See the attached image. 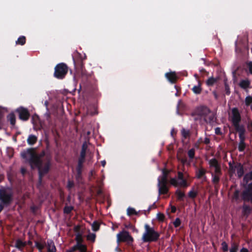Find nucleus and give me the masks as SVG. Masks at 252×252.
Wrapping results in <instances>:
<instances>
[{"mask_svg": "<svg viewBox=\"0 0 252 252\" xmlns=\"http://www.w3.org/2000/svg\"><path fill=\"white\" fill-rule=\"evenodd\" d=\"M47 244L48 252H56V248L53 241L48 240L47 241Z\"/></svg>", "mask_w": 252, "mask_h": 252, "instance_id": "412c9836", "label": "nucleus"}, {"mask_svg": "<svg viewBox=\"0 0 252 252\" xmlns=\"http://www.w3.org/2000/svg\"><path fill=\"white\" fill-rule=\"evenodd\" d=\"M240 197V191L238 189H236L233 193L232 196V199L233 201H237L239 199Z\"/></svg>", "mask_w": 252, "mask_h": 252, "instance_id": "e433bc0d", "label": "nucleus"}, {"mask_svg": "<svg viewBox=\"0 0 252 252\" xmlns=\"http://www.w3.org/2000/svg\"><path fill=\"white\" fill-rule=\"evenodd\" d=\"M206 173V170L203 167H201L196 171V177L199 179H201Z\"/></svg>", "mask_w": 252, "mask_h": 252, "instance_id": "4be33fe9", "label": "nucleus"}, {"mask_svg": "<svg viewBox=\"0 0 252 252\" xmlns=\"http://www.w3.org/2000/svg\"><path fill=\"white\" fill-rule=\"evenodd\" d=\"M215 133L217 134V135H220L222 134V132H221V129L220 128L218 127H216L215 129Z\"/></svg>", "mask_w": 252, "mask_h": 252, "instance_id": "680f3d73", "label": "nucleus"}, {"mask_svg": "<svg viewBox=\"0 0 252 252\" xmlns=\"http://www.w3.org/2000/svg\"><path fill=\"white\" fill-rule=\"evenodd\" d=\"M197 194L198 192L197 191H195L193 189H192L189 192L188 196L189 198L194 199L197 196Z\"/></svg>", "mask_w": 252, "mask_h": 252, "instance_id": "37998d69", "label": "nucleus"}, {"mask_svg": "<svg viewBox=\"0 0 252 252\" xmlns=\"http://www.w3.org/2000/svg\"><path fill=\"white\" fill-rule=\"evenodd\" d=\"M178 159L181 161V162L183 165H185V164H187L188 165H190V161L188 162L187 158H179Z\"/></svg>", "mask_w": 252, "mask_h": 252, "instance_id": "4d7b16f0", "label": "nucleus"}, {"mask_svg": "<svg viewBox=\"0 0 252 252\" xmlns=\"http://www.w3.org/2000/svg\"><path fill=\"white\" fill-rule=\"evenodd\" d=\"M221 245V249L223 252H225L228 251V245L225 241L222 242Z\"/></svg>", "mask_w": 252, "mask_h": 252, "instance_id": "603ef678", "label": "nucleus"}, {"mask_svg": "<svg viewBox=\"0 0 252 252\" xmlns=\"http://www.w3.org/2000/svg\"><path fill=\"white\" fill-rule=\"evenodd\" d=\"M80 226L79 225H76V226H74V231L75 232H76L77 233H80Z\"/></svg>", "mask_w": 252, "mask_h": 252, "instance_id": "338daca9", "label": "nucleus"}, {"mask_svg": "<svg viewBox=\"0 0 252 252\" xmlns=\"http://www.w3.org/2000/svg\"><path fill=\"white\" fill-rule=\"evenodd\" d=\"M181 135L184 139H186L189 137L190 133L189 130H186L184 128L181 130Z\"/></svg>", "mask_w": 252, "mask_h": 252, "instance_id": "7c9ffc66", "label": "nucleus"}, {"mask_svg": "<svg viewBox=\"0 0 252 252\" xmlns=\"http://www.w3.org/2000/svg\"><path fill=\"white\" fill-rule=\"evenodd\" d=\"M252 181V170L250 171L248 173H247L243 177V187L247 186L250 183L249 182Z\"/></svg>", "mask_w": 252, "mask_h": 252, "instance_id": "dca6fc26", "label": "nucleus"}, {"mask_svg": "<svg viewBox=\"0 0 252 252\" xmlns=\"http://www.w3.org/2000/svg\"><path fill=\"white\" fill-rule=\"evenodd\" d=\"M127 215L129 216H131L132 215H137L138 213L134 208L128 207L127 209Z\"/></svg>", "mask_w": 252, "mask_h": 252, "instance_id": "c9c22d12", "label": "nucleus"}, {"mask_svg": "<svg viewBox=\"0 0 252 252\" xmlns=\"http://www.w3.org/2000/svg\"><path fill=\"white\" fill-rule=\"evenodd\" d=\"M195 113L201 116L206 123L215 122V114L207 106H200L195 109Z\"/></svg>", "mask_w": 252, "mask_h": 252, "instance_id": "39448f33", "label": "nucleus"}, {"mask_svg": "<svg viewBox=\"0 0 252 252\" xmlns=\"http://www.w3.org/2000/svg\"><path fill=\"white\" fill-rule=\"evenodd\" d=\"M85 161V158L80 157L78 160L77 165L76 166V170H83V163Z\"/></svg>", "mask_w": 252, "mask_h": 252, "instance_id": "a878e982", "label": "nucleus"}, {"mask_svg": "<svg viewBox=\"0 0 252 252\" xmlns=\"http://www.w3.org/2000/svg\"><path fill=\"white\" fill-rule=\"evenodd\" d=\"M188 155L190 160L194 158L195 156V149L192 148L189 150L188 152Z\"/></svg>", "mask_w": 252, "mask_h": 252, "instance_id": "a19ab883", "label": "nucleus"}, {"mask_svg": "<svg viewBox=\"0 0 252 252\" xmlns=\"http://www.w3.org/2000/svg\"><path fill=\"white\" fill-rule=\"evenodd\" d=\"M192 91L196 94H200L202 92L201 83L200 81H198V85L194 86L192 89Z\"/></svg>", "mask_w": 252, "mask_h": 252, "instance_id": "aec40b11", "label": "nucleus"}, {"mask_svg": "<svg viewBox=\"0 0 252 252\" xmlns=\"http://www.w3.org/2000/svg\"><path fill=\"white\" fill-rule=\"evenodd\" d=\"M175 194L177 196V199L178 201H183L185 197V194L182 192L180 189H178L175 191Z\"/></svg>", "mask_w": 252, "mask_h": 252, "instance_id": "5701e85b", "label": "nucleus"}, {"mask_svg": "<svg viewBox=\"0 0 252 252\" xmlns=\"http://www.w3.org/2000/svg\"><path fill=\"white\" fill-rule=\"evenodd\" d=\"M68 66L63 63L57 64L54 68V77L58 79H63L68 72Z\"/></svg>", "mask_w": 252, "mask_h": 252, "instance_id": "423d86ee", "label": "nucleus"}, {"mask_svg": "<svg viewBox=\"0 0 252 252\" xmlns=\"http://www.w3.org/2000/svg\"><path fill=\"white\" fill-rule=\"evenodd\" d=\"M237 131L239 132V134H245L246 130L243 125H240V124L233 126Z\"/></svg>", "mask_w": 252, "mask_h": 252, "instance_id": "b1692460", "label": "nucleus"}, {"mask_svg": "<svg viewBox=\"0 0 252 252\" xmlns=\"http://www.w3.org/2000/svg\"><path fill=\"white\" fill-rule=\"evenodd\" d=\"M165 76L171 83H176L178 78L175 72H167L165 74Z\"/></svg>", "mask_w": 252, "mask_h": 252, "instance_id": "4468645a", "label": "nucleus"}, {"mask_svg": "<svg viewBox=\"0 0 252 252\" xmlns=\"http://www.w3.org/2000/svg\"><path fill=\"white\" fill-rule=\"evenodd\" d=\"M170 183L174 187L179 186V182L177 181V180L175 178H171L170 180Z\"/></svg>", "mask_w": 252, "mask_h": 252, "instance_id": "de8ad7c7", "label": "nucleus"}, {"mask_svg": "<svg viewBox=\"0 0 252 252\" xmlns=\"http://www.w3.org/2000/svg\"><path fill=\"white\" fill-rule=\"evenodd\" d=\"M218 81V78H215L213 77L209 78L206 81V84L208 87L213 86Z\"/></svg>", "mask_w": 252, "mask_h": 252, "instance_id": "bb28decb", "label": "nucleus"}, {"mask_svg": "<svg viewBox=\"0 0 252 252\" xmlns=\"http://www.w3.org/2000/svg\"><path fill=\"white\" fill-rule=\"evenodd\" d=\"M25 244L22 242L21 240L18 239L16 241L15 243V247L18 249L22 250L23 248L25 246Z\"/></svg>", "mask_w": 252, "mask_h": 252, "instance_id": "72a5a7b5", "label": "nucleus"}, {"mask_svg": "<svg viewBox=\"0 0 252 252\" xmlns=\"http://www.w3.org/2000/svg\"><path fill=\"white\" fill-rule=\"evenodd\" d=\"M157 208V206H156V203H155H155H154L152 205H150V206L148 207V208L147 210H145V211H144V214L146 215H147V213H149V212L151 211V210L152 209H155V208Z\"/></svg>", "mask_w": 252, "mask_h": 252, "instance_id": "8fccbe9b", "label": "nucleus"}, {"mask_svg": "<svg viewBox=\"0 0 252 252\" xmlns=\"http://www.w3.org/2000/svg\"><path fill=\"white\" fill-rule=\"evenodd\" d=\"M244 189L241 193V199L244 202H249L252 200V182L244 186Z\"/></svg>", "mask_w": 252, "mask_h": 252, "instance_id": "0eeeda50", "label": "nucleus"}, {"mask_svg": "<svg viewBox=\"0 0 252 252\" xmlns=\"http://www.w3.org/2000/svg\"><path fill=\"white\" fill-rule=\"evenodd\" d=\"M99 227L100 225L99 223L96 221H94L92 225V229L94 231H98L99 229Z\"/></svg>", "mask_w": 252, "mask_h": 252, "instance_id": "79ce46f5", "label": "nucleus"}, {"mask_svg": "<svg viewBox=\"0 0 252 252\" xmlns=\"http://www.w3.org/2000/svg\"><path fill=\"white\" fill-rule=\"evenodd\" d=\"M234 168L237 169V176L239 178H241L244 174V169L243 165L241 163H238L234 166Z\"/></svg>", "mask_w": 252, "mask_h": 252, "instance_id": "2eb2a0df", "label": "nucleus"}, {"mask_svg": "<svg viewBox=\"0 0 252 252\" xmlns=\"http://www.w3.org/2000/svg\"><path fill=\"white\" fill-rule=\"evenodd\" d=\"M84 59L81 55L77 53L75 57H73L75 69L77 72L80 74L83 79H88L90 75L88 74L84 67Z\"/></svg>", "mask_w": 252, "mask_h": 252, "instance_id": "20e7f679", "label": "nucleus"}, {"mask_svg": "<svg viewBox=\"0 0 252 252\" xmlns=\"http://www.w3.org/2000/svg\"><path fill=\"white\" fill-rule=\"evenodd\" d=\"M246 148V143L245 142H240L238 145V150L239 152H244Z\"/></svg>", "mask_w": 252, "mask_h": 252, "instance_id": "c03bdc74", "label": "nucleus"}, {"mask_svg": "<svg viewBox=\"0 0 252 252\" xmlns=\"http://www.w3.org/2000/svg\"><path fill=\"white\" fill-rule=\"evenodd\" d=\"M16 112L18 113L19 119L23 121H28L30 117L28 109L23 107L18 108Z\"/></svg>", "mask_w": 252, "mask_h": 252, "instance_id": "9d476101", "label": "nucleus"}, {"mask_svg": "<svg viewBox=\"0 0 252 252\" xmlns=\"http://www.w3.org/2000/svg\"><path fill=\"white\" fill-rule=\"evenodd\" d=\"M225 91L226 95H229L230 94V88L226 81L224 82Z\"/></svg>", "mask_w": 252, "mask_h": 252, "instance_id": "864d4df0", "label": "nucleus"}, {"mask_svg": "<svg viewBox=\"0 0 252 252\" xmlns=\"http://www.w3.org/2000/svg\"><path fill=\"white\" fill-rule=\"evenodd\" d=\"M209 168L212 169H214V172H210L212 177V182L216 188L219 185L220 177L222 172L220 164L219 163L218 159L216 158H213L208 161Z\"/></svg>", "mask_w": 252, "mask_h": 252, "instance_id": "f03ea898", "label": "nucleus"}, {"mask_svg": "<svg viewBox=\"0 0 252 252\" xmlns=\"http://www.w3.org/2000/svg\"><path fill=\"white\" fill-rule=\"evenodd\" d=\"M165 216L164 215L160 213H158L157 214V218L160 221H163L164 219Z\"/></svg>", "mask_w": 252, "mask_h": 252, "instance_id": "13d9d810", "label": "nucleus"}, {"mask_svg": "<svg viewBox=\"0 0 252 252\" xmlns=\"http://www.w3.org/2000/svg\"><path fill=\"white\" fill-rule=\"evenodd\" d=\"M250 85V82L248 80H242L239 83V86L243 89H247L248 88Z\"/></svg>", "mask_w": 252, "mask_h": 252, "instance_id": "393cba45", "label": "nucleus"}, {"mask_svg": "<svg viewBox=\"0 0 252 252\" xmlns=\"http://www.w3.org/2000/svg\"><path fill=\"white\" fill-rule=\"evenodd\" d=\"M232 116L231 121L233 126L240 124L241 121V116L237 108H233L231 110Z\"/></svg>", "mask_w": 252, "mask_h": 252, "instance_id": "9b49d317", "label": "nucleus"}, {"mask_svg": "<svg viewBox=\"0 0 252 252\" xmlns=\"http://www.w3.org/2000/svg\"><path fill=\"white\" fill-rule=\"evenodd\" d=\"M252 103V96L249 95L245 98V104L247 106H249Z\"/></svg>", "mask_w": 252, "mask_h": 252, "instance_id": "3c124183", "label": "nucleus"}, {"mask_svg": "<svg viewBox=\"0 0 252 252\" xmlns=\"http://www.w3.org/2000/svg\"><path fill=\"white\" fill-rule=\"evenodd\" d=\"M181 224V220L179 218H177L175 219L173 222V224L175 227H179Z\"/></svg>", "mask_w": 252, "mask_h": 252, "instance_id": "5fc2aeb1", "label": "nucleus"}, {"mask_svg": "<svg viewBox=\"0 0 252 252\" xmlns=\"http://www.w3.org/2000/svg\"><path fill=\"white\" fill-rule=\"evenodd\" d=\"M45 154V150H42L39 154H37L35 149L32 148H28L21 153V157L24 159L27 158L28 156H30L29 162L32 169H33V166H39L40 164H43L42 158Z\"/></svg>", "mask_w": 252, "mask_h": 252, "instance_id": "f257e3e1", "label": "nucleus"}, {"mask_svg": "<svg viewBox=\"0 0 252 252\" xmlns=\"http://www.w3.org/2000/svg\"><path fill=\"white\" fill-rule=\"evenodd\" d=\"M178 179L180 180L179 186L187 188L189 186L187 179H185L184 174L181 172H178Z\"/></svg>", "mask_w": 252, "mask_h": 252, "instance_id": "ddd939ff", "label": "nucleus"}, {"mask_svg": "<svg viewBox=\"0 0 252 252\" xmlns=\"http://www.w3.org/2000/svg\"><path fill=\"white\" fill-rule=\"evenodd\" d=\"M239 139H240V142H245V134H239Z\"/></svg>", "mask_w": 252, "mask_h": 252, "instance_id": "69168bd1", "label": "nucleus"}, {"mask_svg": "<svg viewBox=\"0 0 252 252\" xmlns=\"http://www.w3.org/2000/svg\"><path fill=\"white\" fill-rule=\"evenodd\" d=\"M82 171L81 170H76V174L75 178L77 182H80L82 179Z\"/></svg>", "mask_w": 252, "mask_h": 252, "instance_id": "f704fd0d", "label": "nucleus"}, {"mask_svg": "<svg viewBox=\"0 0 252 252\" xmlns=\"http://www.w3.org/2000/svg\"><path fill=\"white\" fill-rule=\"evenodd\" d=\"M158 188L159 195L166 194L169 191V189L167 186V185H160L159 186L158 185Z\"/></svg>", "mask_w": 252, "mask_h": 252, "instance_id": "a211bd4d", "label": "nucleus"}, {"mask_svg": "<svg viewBox=\"0 0 252 252\" xmlns=\"http://www.w3.org/2000/svg\"><path fill=\"white\" fill-rule=\"evenodd\" d=\"M7 120L12 126H14L16 123L15 116L13 113H10L7 116Z\"/></svg>", "mask_w": 252, "mask_h": 252, "instance_id": "c85d7f7f", "label": "nucleus"}, {"mask_svg": "<svg viewBox=\"0 0 252 252\" xmlns=\"http://www.w3.org/2000/svg\"><path fill=\"white\" fill-rule=\"evenodd\" d=\"M88 146L86 143H84L82 146L80 157L86 158V151Z\"/></svg>", "mask_w": 252, "mask_h": 252, "instance_id": "cd10ccee", "label": "nucleus"}, {"mask_svg": "<svg viewBox=\"0 0 252 252\" xmlns=\"http://www.w3.org/2000/svg\"><path fill=\"white\" fill-rule=\"evenodd\" d=\"M50 166V160L48 159L43 167H42V164H40L39 166H33V169L35 167L37 168L38 170V174H41L44 176L49 172Z\"/></svg>", "mask_w": 252, "mask_h": 252, "instance_id": "f8f14e48", "label": "nucleus"}, {"mask_svg": "<svg viewBox=\"0 0 252 252\" xmlns=\"http://www.w3.org/2000/svg\"><path fill=\"white\" fill-rule=\"evenodd\" d=\"M158 184L159 186L160 185H167L168 179L167 177L160 176L158 177Z\"/></svg>", "mask_w": 252, "mask_h": 252, "instance_id": "2f4dec72", "label": "nucleus"}, {"mask_svg": "<svg viewBox=\"0 0 252 252\" xmlns=\"http://www.w3.org/2000/svg\"><path fill=\"white\" fill-rule=\"evenodd\" d=\"M27 141L29 145H33L37 141V137L33 134H30L29 135Z\"/></svg>", "mask_w": 252, "mask_h": 252, "instance_id": "6ab92c4d", "label": "nucleus"}, {"mask_svg": "<svg viewBox=\"0 0 252 252\" xmlns=\"http://www.w3.org/2000/svg\"><path fill=\"white\" fill-rule=\"evenodd\" d=\"M247 128L249 131H252V121H250L248 122L247 125Z\"/></svg>", "mask_w": 252, "mask_h": 252, "instance_id": "e2e57ef3", "label": "nucleus"}, {"mask_svg": "<svg viewBox=\"0 0 252 252\" xmlns=\"http://www.w3.org/2000/svg\"><path fill=\"white\" fill-rule=\"evenodd\" d=\"M75 240L76 241V245L77 246L79 245V244H82L83 239L82 237V234L81 233H78L76 234Z\"/></svg>", "mask_w": 252, "mask_h": 252, "instance_id": "c756f323", "label": "nucleus"}, {"mask_svg": "<svg viewBox=\"0 0 252 252\" xmlns=\"http://www.w3.org/2000/svg\"><path fill=\"white\" fill-rule=\"evenodd\" d=\"M118 242H127L128 243H132L133 239L129 232L126 231H123L117 235Z\"/></svg>", "mask_w": 252, "mask_h": 252, "instance_id": "1a4fd4ad", "label": "nucleus"}, {"mask_svg": "<svg viewBox=\"0 0 252 252\" xmlns=\"http://www.w3.org/2000/svg\"><path fill=\"white\" fill-rule=\"evenodd\" d=\"M44 176L41 174H38V183L41 184L42 182V178Z\"/></svg>", "mask_w": 252, "mask_h": 252, "instance_id": "774afa93", "label": "nucleus"}, {"mask_svg": "<svg viewBox=\"0 0 252 252\" xmlns=\"http://www.w3.org/2000/svg\"><path fill=\"white\" fill-rule=\"evenodd\" d=\"M74 186V183L73 181L68 180L67 182V188L68 189L72 188Z\"/></svg>", "mask_w": 252, "mask_h": 252, "instance_id": "bf43d9fd", "label": "nucleus"}, {"mask_svg": "<svg viewBox=\"0 0 252 252\" xmlns=\"http://www.w3.org/2000/svg\"><path fill=\"white\" fill-rule=\"evenodd\" d=\"M0 200L4 205H9L12 201V193L4 189H0Z\"/></svg>", "mask_w": 252, "mask_h": 252, "instance_id": "6e6552de", "label": "nucleus"}, {"mask_svg": "<svg viewBox=\"0 0 252 252\" xmlns=\"http://www.w3.org/2000/svg\"><path fill=\"white\" fill-rule=\"evenodd\" d=\"M252 212L251 207L247 204H244L242 206V215L248 217Z\"/></svg>", "mask_w": 252, "mask_h": 252, "instance_id": "f3484780", "label": "nucleus"}, {"mask_svg": "<svg viewBox=\"0 0 252 252\" xmlns=\"http://www.w3.org/2000/svg\"><path fill=\"white\" fill-rule=\"evenodd\" d=\"M74 209L73 206H65L63 208V213L66 214H69Z\"/></svg>", "mask_w": 252, "mask_h": 252, "instance_id": "58836bf2", "label": "nucleus"}, {"mask_svg": "<svg viewBox=\"0 0 252 252\" xmlns=\"http://www.w3.org/2000/svg\"><path fill=\"white\" fill-rule=\"evenodd\" d=\"M26 38L25 36H20L16 41V44L24 45L26 43Z\"/></svg>", "mask_w": 252, "mask_h": 252, "instance_id": "473e14b6", "label": "nucleus"}, {"mask_svg": "<svg viewBox=\"0 0 252 252\" xmlns=\"http://www.w3.org/2000/svg\"><path fill=\"white\" fill-rule=\"evenodd\" d=\"M77 250H79L80 252H87V247L86 245H83L82 244H79L77 246Z\"/></svg>", "mask_w": 252, "mask_h": 252, "instance_id": "a18cd8bd", "label": "nucleus"}, {"mask_svg": "<svg viewBox=\"0 0 252 252\" xmlns=\"http://www.w3.org/2000/svg\"><path fill=\"white\" fill-rule=\"evenodd\" d=\"M96 235L94 233H90L88 235L87 238L88 240L91 241L92 242H94L95 239Z\"/></svg>", "mask_w": 252, "mask_h": 252, "instance_id": "09e8293b", "label": "nucleus"}, {"mask_svg": "<svg viewBox=\"0 0 252 252\" xmlns=\"http://www.w3.org/2000/svg\"><path fill=\"white\" fill-rule=\"evenodd\" d=\"M191 116L193 117L194 121H196V122L201 121L202 119H203L201 116L197 115L195 113V110L192 113Z\"/></svg>", "mask_w": 252, "mask_h": 252, "instance_id": "4c0bfd02", "label": "nucleus"}, {"mask_svg": "<svg viewBox=\"0 0 252 252\" xmlns=\"http://www.w3.org/2000/svg\"><path fill=\"white\" fill-rule=\"evenodd\" d=\"M250 73L252 74V62H250L247 64Z\"/></svg>", "mask_w": 252, "mask_h": 252, "instance_id": "0e129e2a", "label": "nucleus"}, {"mask_svg": "<svg viewBox=\"0 0 252 252\" xmlns=\"http://www.w3.org/2000/svg\"><path fill=\"white\" fill-rule=\"evenodd\" d=\"M77 245H74L69 249L67 250L65 252H74L77 250Z\"/></svg>", "mask_w": 252, "mask_h": 252, "instance_id": "052dcab7", "label": "nucleus"}, {"mask_svg": "<svg viewBox=\"0 0 252 252\" xmlns=\"http://www.w3.org/2000/svg\"><path fill=\"white\" fill-rule=\"evenodd\" d=\"M145 231L142 237L144 243L157 242L159 239L160 233L156 231L154 227H151L148 224L144 225Z\"/></svg>", "mask_w": 252, "mask_h": 252, "instance_id": "7ed1b4c3", "label": "nucleus"}, {"mask_svg": "<svg viewBox=\"0 0 252 252\" xmlns=\"http://www.w3.org/2000/svg\"><path fill=\"white\" fill-rule=\"evenodd\" d=\"M169 173V171L166 168H164L162 170V175L161 176L168 178Z\"/></svg>", "mask_w": 252, "mask_h": 252, "instance_id": "6e6d98bb", "label": "nucleus"}, {"mask_svg": "<svg viewBox=\"0 0 252 252\" xmlns=\"http://www.w3.org/2000/svg\"><path fill=\"white\" fill-rule=\"evenodd\" d=\"M35 246L39 251V252H42V251L44 248L45 245L38 242V241H35Z\"/></svg>", "mask_w": 252, "mask_h": 252, "instance_id": "ea45409f", "label": "nucleus"}, {"mask_svg": "<svg viewBox=\"0 0 252 252\" xmlns=\"http://www.w3.org/2000/svg\"><path fill=\"white\" fill-rule=\"evenodd\" d=\"M238 250V245L237 244L233 243L231 245V247L230 249V252H237Z\"/></svg>", "mask_w": 252, "mask_h": 252, "instance_id": "49530a36", "label": "nucleus"}]
</instances>
